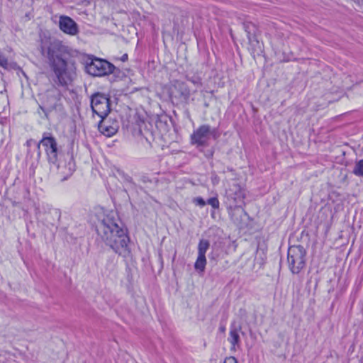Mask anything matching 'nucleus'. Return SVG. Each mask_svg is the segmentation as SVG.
<instances>
[{
	"label": "nucleus",
	"mask_w": 363,
	"mask_h": 363,
	"mask_svg": "<svg viewBox=\"0 0 363 363\" xmlns=\"http://www.w3.org/2000/svg\"><path fill=\"white\" fill-rule=\"evenodd\" d=\"M40 50L48 60L54 82L63 87L71 84L77 77V63L71 57L72 50L57 40L43 41Z\"/></svg>",
	"instance_id": "obj_1"
},
{
	"label": "nucleus",
	"mask_w": 363,
	"mask_h": 363,
	"mask_svg": "<svg viewBox=\"0 0 363 363\" xmlns=\"http://www.w3.org/2000/svg\"><path fill=\"white\" fill-rule=\"evenodd\" d=\"M99 237L116 254L128 257L130 254L127 230L120 227L114 218L106 216L96 228Z\"/></svg>",
	"instance_id": "obj_2"
},
{
	"label": "nucleus",
	"mask_w": 363,
	"mask_h": 363,
	"mask_svg": "<svg viewBox=\"0 0 363 363\" xmlns=\"http://www.w3.org/2000/svg\"><path fill=\"white\" fill-rule=\"evenodd\" d=\"M99 237L116 254L128 257L130 254L127 230L120 227L114 218L106 216L96 228Z\"/></svg>",
	"instance_id": "obj_3"
},
{
	"label": "nucleus",
	"mask_w": 363,
	"mask_h": 363,
	"mask_svg": "<svg viewBox=\"0 0 363 363\" xmlns=\"http://www.w3.org/2000/svg\"><path fill=\"white\" fill-rule=\"evenodd\" d=\"M306 252L301 245L291 246L288 250V264L293 274H298L306 265Z\"/></svg>",
	"instance_id": "obj_4"
},
{
	"label": "nucleus",
	"mask_w": 363,
	"mask_h": 363,
	"mask_svg": "<svg viewBox=\"0 0 363 363\" xmlns=\"http://www.w3.org/2000/svg\"><path fill=\"white\" fill-rule=\"evenodd\" d=\"M116 67L107 60L94 57L86 62V72L94 77H102L113 73Z\"/></svg>",
	"instance_id": "obj_5"
},
{
	"label": "nucleus",
	"mask_w": 363,
	"mask_h": 363,
	"mask_svg": "<svg viewBox=\"0 0 363 363\" xmlns=\"http://www.w3.org/2000/svg\"><path fill=\"white\" fill-rule=\"evenodd\" d=\"M42 145L45 147L48 160L50 164H55L58 160L57 155V143L55 138L52 136H48L45 133L43 138L40 140L37 145V158L38 160L40 157V147Z\"/></svg>",
	"instance_id": "obj_6"
},
{
	"label": "nucleus",
	"mask_w": 363,
	"mask_h": 363,
	"mask_svg": "<svg viewBox=\"0 0 363 363\" xmlns=\"http://www.w3.org/2000/svg\"><path fill=\"white\" fill-rule=\"evenodd\" d=\"M91 107L101 118H106L111 111L110 99L104 94L96 93L91 96Z\"/></svg>",
	"instance_id": "obj_7"
},
{
	"label": "nucleus",
	"mask_w": 363,
	"mask_h": 363,
	"mask_svg": "<svg viewBox=\"0 0 363 363\" xmlns=\"http://www.w3.org/2000/svg\"><path fill=\"white\" fill-rule=\"evenodd\" d=\"M59 179L62 182L67 180L75 171V163L72 155H64L57 160L55 164Z\"/></svg>",
	"instance_id": "obj_8"
},
{
	"label": "nucleus",
	"mask_w": 363,
	"mask_h": 363,
	"mask_svg": "<svg viewBox=\"0 0 363 363\" xmlns=\"http://www.w3.org/2000/svg\"><path fill=\"white\" fill-rule=\"evenodd\" d=\"M216 133V128H211L209 125L203 124L200 125L191 135V141L197 146H205L211 135L215 137Z\"/></svg>",
	"instance_id": "obj_9"
},
{
	"label": "nucleus",
	"mask_w": 363,
	"mask_h": 363,
	"mask_svg": "<svg viewBox=\"0 0 363 363\" xmlns=\"http://www.w3.org/2000/svg\"><path fill=\"white\" fill-rule=\"evenodd\" d=\"M59 27L63 33L70 35H76L79 33L77 24L72 18L67 16L60 17Z\"/></svg>",
	"instance_id": "obj_10"
},
{
	"label": "nucleus",
	"mask_w": 363,
	"mask_h": 363,
	"mask_svg": "<svg viewBox=\"0 0 363 363\" xmlns=\"http://www.w3.org/2000/svg\"><path fill=\"white\" fill-rule=\"evenodd\" d=\"M227 196L233 201V205H241L245 199V190L238 184H234L228 190Z\"/></svg>",
	"instance_id": "obj_11"
},
{
	"label": "nucleus",
	"mask_w": 363,
	"mask_h": 363,
	"mask_svg": "<svg viewBox=\"0 0 363 363\" xmlns=\"http://www.w3.org/2000/svg\"><path fill=\"white\" fill-rule=\"evenodd\" d=\"M118 129V125L117 122H113L111 124L110 121L106 119V118H101L99 123V131L107 137H111L115 135Z\"/></svg>",
	"instance_id": "obj_12"
},
{
	"label": "nucleus",
	"mask_w": 363,
	"mask_h": 363,
	"mask_svg": "<svg viewBox=\"0 0 363 363\" xmlns=\"http://www.w3.org/2000/svg\"><path fill=\"white\" fill-rule=\"evenodd\" d=\"M241 330V326L235 325V324H232L230 329L229 337L228 338V341L232 345L231 349L235 348V346H238L240 343V335L239 332Z\"/></svg>",
	"instance_id": "obj_13"
},
{
	"label": "nucleus",
	"mask_w": 363,
	"mask_h": 363,
	"mask_svg": "<svg viewBox=\"0 0 363 363\" xmlns=\"http://www.w3.org/2000/svg\"><path fill=\"white\" fill-rule=\"evenodd\" d=\"M229 213L232 220L236 224L240 223L242 220V216L245 214L241 205H234V207L230 208Z\"/></svg>",
	"instance_id": "obj_14"
},
{
	"label": "nucleus",
	"mask_w": 363,
	"mask_h": 363,
	"mask_svg": "<svg viewBox=\"0 0 363 363\" xmlns=\"http://www.w3.org/2000/svg\"><path fill=\"white\" fill-rule=\"evenodd\" d=\"M172 85L174 88L178 91L180 96H182L184 99L189 98L190 96V89L185 82L179 80H174L172 82Z\"/></svg>",
	"instance_id": "obj_15"
},
{
	"label": "nucleus",
	"mask_w": 363,
	"mask_h": 363,
	"mask_svg": "<svg viewBox=\"0 0 363 363\" xmlns=\"http://www.w3.org/2000/svg\"><path fill=\"white\" fill-rule=\"evenodd\" d=\"M59 99H60L55 96H48L47 100L43 102V106H40V108H41L44 112L52 111L56 109Z\"/></svg>",
	"instance_id": "obj_16"
},
{
	"label": "nucleus",
	"mask_w": 363,
	"mask_h": 363,
	"mask_svg": "<svg viewBox=\"0 0 363 363\" xmlns=\"http://www.w3.org/2000/svg\"><path fill=\"white\" fill-rule=\"evenodd\" d=\"M210 247V242L205 239L200 240L198 245V256L206 257V252Z\"/></svg>",
	"instance_id": "obj_17"
},
{
	"label": "nucleus",
	"mask_w": 363,
	"mask_h": 363,
	"mask_svg": "<svg viewBox=\"0 0 363 363\" xmlns=\"http://www.w3.org/2000/svg\"><path fill=\"white\" fill-rule=\"evenodd\" d=\"M206 262V257L198 256L194 264V268L200 272H203Z\"/></svg>",
	"instance_id": "obj_18"
},
{
	"label": "nucleus",
	"mask_w": 363,
	"mask_h": 363,
	"mask_svg": "<svg viewBox=\"0 0 363 363\" xmlns=\"http://www.w3.org/2000/svg\"><path fill=\"white\" fill-rule=\"evenodd\" d=\"M352 172L358 177H363V159L355 164Z\"/></svg>",
	"instance_id": "obj_19"
},
{
	"label": "nucleus",
	"mask_w": 363,
	"mask_h": 363,
	"mask_svg": "<svg viewBox=\"0 0 363 363\" xmlns=\"http://www.w3.org/2000/svg\"><path fill=\"white\" fill-rule=\"evenodd\" d=\"M186 79L191 82L196 87H200L202 85L201 78L199 76L194 75L192 77H189L186 75Z\"/></svg>",
	"instance_id": "obj_20"
},
{
	"label": "nucleus",
	"mask_w": 363,
	"mask_h": 363,
	"mask_svg": "<svg viewBox=\"0 0 363 363\" xmlns=\"http://www.w3.org/2000/svg\"><path fill=\"white\" fill-rule=\"evenodd\" d=\"M206 203L211 205L213 208H218L220 206V203L217 197L208 199Z\"/></svg>",
	"instance_id": "obj_21"
},
{
	"label": "nucleus",
	"mask_w": 363,
	"mask_h": 363,
	"mask_svg": "<svg viewBox=\"0 0 363 363\" xmlns=\"http://www.w3.org/2000/svg\"><path fill=\"white\" fill-rule=\"evenodd\" d=\"M193 201L196 205L200 206L201 207L206 204V202L201 197H196L194 199Z\"/></svg>",
	"instance_id": "obj_22"
},
{
	"label": "nucleus",
	"mask_w": 363,
	"mask_h": 363,
	"mask_svg": "<svg viewBox=\"0 0 363 363\" xmlns=\"http://www.w3.org/2000/svg\"><path fill=\"white\" fill-rule=\"evenodd\" d=\"M0 66L4 68H6L8 66L7 59L5 57V56L1 55V53H0Z\"/></svg>",
	"instance_id": "obj_23"
},
{
	"label": "nucleus",
	"mask_w": 363,
	"mask_h": 363,
	"mask_svg": "<svg viewBox=\"0 0 363 363\" xmlns=\"http://www.w3.org/2000/svg\"><path fill=\"white\" fill-rule=\"evenodd\" d=\"M38 143H36V141L34 140L33 139H30L27 140L26 145L28 148H30L32 146H34L35 147L37 148Z\"/></svg>",
	"instance_id": "obj_24"
},
{
	"label": "nucleus",
	"mask_w": 363,
	"mask_h": 363,
	"mask_svg": "<svg viewBox=\"0 0 363 363\" xmlns=\"http://www.w3.org/2000/svg\"><path fill=\"white\" fill-rule=\"evenodd\" d=\"M223 363H238V362L234 357H228L225 359Z\"/></svg>",
	"instance_id": "obj_25"
},
{
	"label": "nucleus",
	"mask_w": 363,
	"mask_h": 363,
	"mask_svg": "<svg viewBox=\"0 0 363 363\" xmlns=\"http://www.w3.org/2000/svg\"><path fill=\"white\" fill-rule=\"evenodd\" d=\"M245 30L247 32V38H248L249 40L250 41L251 40V36H250V31L247 30V29L249 28L248 26L245 25Z\"/></svg>",
	"instance_id": "obj_26"
},
{
	"label": "nucleus",
	"mask_w": 363,
	"mask_h": 363,
	"mask_svg": "<svg viewBox=\"0 0 363 363\" xmlns=\"http://www.w3.org/2000/svg\"><path fill=\"white\" fill-rule=\"evenodd\" d=\"M121 61L123 62H125L128 60V55L127 54H124L122 57H121Z\"/></svg>",
	"instance_id": "obj_27"
},
{
	"label": "nucleus",
	"mask_w": 363,
	"mask_h": 363,
	"mask_svg": "<svg viewBox=\"0 0 363 363\" xmlns=\"http://www.w3.org/2000/svg\"><path fill=\"white\" fill-rule=\"evenodd\" d=\"M219 329H220V332H222V333L225 332V327H224V326H221V327H220V328H219Z\"/></svg>",
	"instance_id": "obj_28"
},
{
	"label": "nucleus",
	"mask_w": 363,
	"mask_h": 363,
	"mask_svg": "<svg viewBox=\"0 0 363 363\" xmlns=\"http://www.w3.org/2000/svg\"><path fill=\"white\" fill-rule=\"evenodd\" d=\"M116 242L119 244L120 243L119 242V240L118 239H116Z\"/></svg>",
	"instance_id": "obj_29"
}]
</instances>
